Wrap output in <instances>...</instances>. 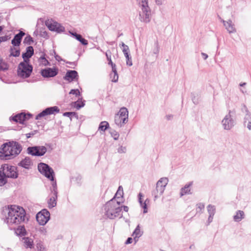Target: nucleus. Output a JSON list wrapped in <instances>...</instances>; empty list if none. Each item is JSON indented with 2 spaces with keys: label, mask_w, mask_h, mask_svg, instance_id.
<instances>
[{
  "label": "nucleus",
  "mask_w": 251,
  "mask_h": 251,
  "mask_svg": "<svg viewBox=\"0 0 251 251\" xmlns=\"http://www.w3.org/2000/svg\"><path fill=\"white\" fill-rule=\"evenodd\" d=\"M207 211L209 215H214L216 212V208L214 205H212L211 204H209L207 207Z\"/></svg>",
  "instance_id": "obj_42"
},
{
  "label": "nucleus",
  "mask_w": 251,
  "mask_h": 251,
  "mask_svg": "<svg viewBox=\"0 0 251 251\" xmlns=\"http://www.w3.org/2000/svg\"><path fill=\"white\" fill-rule=\"evenodd\" d=\"M168 182V179L167 177H162L157 182L156 188L159 187L164 188L166 186Z\"/></svg>",
  "instance_id": "obj_32"
},
{
  "label": "nucleus",
  "mask_w": 251,
  "mask_h": 251,
  "mask_svg": "<svg viewBox=\"0 0 251 251\" xmlns=\"http://www.w3.org/2000/svg\"><path fill=\"white\" fill-rule=\"evenodd\" d=\"M45 25L50 31L56 32L57 33L65 31V27L61 24L52 20L50 21H46Z\"/></svg>",
  "instance_id": "obj_11"
},
{
  "label": "nucleus",
  "mask_w": 251,
  "mask_h": 251,
  "mask_svg": "<svg viewBox=\"0 0 251 251\" xmlns=\"http://www.w3.org/2000/svg\"><path fill=\"white\" fill-rule=\"evenodd\" d=\"M82 176L79 174H77L76 176H70V182L72 186L75 187H80L82 184Z\"/></svg>",
  "instance_id": "obj_19"
},
{
  "label": "nucleus",
  "mask_w": 251,
  "mask_h": 251,
  "mask_svg": "<svg viewBox=\"0 0 251 251\" xmlns=\"http://www.w3.org/2000/svg\"><path fill=\"white\" fill-rule=\"evenodd\" d=\"M50 214L47 209H43L36 215V219L38 223L41 226L45 225L50 218Z\"/></svg>",
  "instance_id": "obj_9"
},
{
  "label": "nucleus",
  "mask_w": 251,
  "mask_h": 251,
  "mask_svg": "<svg viewBox=\"0 0 251 251\" xmlns=\"http://www.w3.org/2000/svg\"><path fill=\"white\" fill-rule=\"evenodd\" d=\"M24 116V112H21L16 114L14 116L10 117L9 120L13 121L16 123H18L22 125H25V123Z\"/></svg>",
  "instance_id": "obj_21"
},
{
  "label": "nucleus",
  "mask_w": 251,
  "mask_h": 251,
  "mask_svg": "<svg viewBox=\"0 0 251 251\" xmlns=\"http://www.w3.org/2000/svg\"><path fill=\"white\" fill-rule=\"evenodd\" d=\"M39 132V130H34L28 133H26L25 134V136H26V137L27 139H28L30 137H33L34 135H35L36 133H38Z\"/></svg>",
  "instance_id": "obj_50"
},
{
  "label": "nucleus",
  "mask_w": 251,
  "mask_h": 251,
  "mask_svg": "<svg viewBox=\"0 0 251 251\" xmlns=\"http://www.w3.org/2000/svg\"><path fill=\"white\" fill-rule=\"evenodd\" d=\"M53 52H54V58H55L56 60H57L58 62H60L61 61H65V60L62 59V58L58 54H56V51L54 50H53Z\"/></svg>",
  "instance_id": "obj_54"
},
{
  "label": "nucleus",
  "mask_w": 251,
  "mask_h": 251,
  "mask_svg": "<svg viewBox=\"0 0 251 251\" xmlns=\"http://www.w3.org/2000/svg\"><path fill=\"white\" fill-rule=\"evenodd\" d=\"M25 35V32L20 30L19 33L16 34L14 35V38L11 40V43L12 46L14 47H20L21 45L23 38Z\"/></svg>",
  "instance_id": "obj_16"
},
{
  "label": "nucleus",
  "mask_w": 251,
  "mask_h": 251,
  "mask_svg": "<svg viewBox=\"0 0 251 251\" xmlns=\"http://www.w3.org/2000/svg\"><path fill=\"white\" fill-rule=\"evenodd\" d=\"M133 241V239L131 237H128L127 239L126 240L125 244L126 245H128L132 243Z\"/></svg>",
  "instance_id": "obj_62"
},
{
  "label": "nucleus",
  "mask_w": 251,
  "mask_h": 251,
  "mask_svg": "<svg viewBox=\"0 0 251 251\" xmlns=\"http://www.w3.org/2000/svg\"><path fill=\"white\" fill-rule=\"evenodd\" d=\"M63 116L70 118V120H72V117H75L77 119H78V116L75 112H65L63 113Z\"/></svg>",
  "instance_id": "obj_37"
},
{
  "label": "nucleus",
  "mask_w": 251,
  "mask_h": 251,
  "mask_svg": "<svg viewBox=\"0 0 251 251\" xmlns=\"http://www.w3.org/2000/svg\"><path fill=\"white\" fill-rule=\"evenodd\" d=\"M10 38L11 34L5 35V36L0 37V41L1 42V43L6 42L9 40Z\"/></svg>",
  "instance_id": "obj_51"
},
{
  "label": "nucleus",
  "mask_w": 251,
  "mask_h": 251,
  "mask_svg": "<svg viewBox=\"0 0 251 251\" xmlns=\"http://www.w3.org/2000/svg\"><path fill=\"white\" fill-rule=\"evenodd\" d=\"M9 65L5 61L0 66V71H6L9 69Z\"/></svg>",
  "instance_id": "obj_46"
},
{
  "label": "nucleus",
  "mask_w": 251,
  "mask_h": 251,
  "mask_svg": "<svg viewBox=\"0 0 251 251\" xmlns=\"http://www.w3.org/2000/svg\"><path fill=\"white\" fill-rule=\"evenodd\" d=\"M59 112L60 109L57 106L48 107L38 114L35 117V120H38L46 116L52 114L55 115L59 113Z\"/></svg>",
  "instance_id": "obj_13"
},
{
  "label": "nucleus",
  "mask_w": 251,
  "mask_h": 251,
  "mask_svg": "<svg viewBox=\"0 0 251 251\" xmlns=\"http://www.w3.org/2000/svg\"><path fill=\"white\" fill-rule=\"evenodd\" d=\"M0 170L5 174L7 179L8 178L15 179L18 177L19 174L16 166L8 164H3L1 165Z\"/></svg>",
  "instance_id": "obj_7"
},
{
  "label": "nucleus",
  "mask_w": 251,
  "mask_h": 251,
  "mask_svg": "<svg viewBox=\"0 0 251 251\" xmlns=\"http://www.w3.org/2000/svg\"><path fill=\"white\" fill-rule=\"evenodd\" d=\"M47 152V149L44 146L28 147L26 149L27 153L33 156H42L44 155Z\"/></svg>",
  "instance_id": "obj_8"
},
{
  "label": "nucleus",
  "mask_w": 251,
  "mask_h": 251,
  "mask_svg": "<svg viewBox=\"0 0 251 251\" xmlns=\"http://www.w3.org/2000/svg\"><path fill=\"white\" fill-rule=\"evenodd\" d=\"M49 56L44 52H42V55L38 59L40 64L44 66H51L50 62L48 60Z\"/></svg>",
  "instance_id": "obj_23"
},
{
  "label": "nucleus",
  "mask_w": 251,
  "mask_h": 251,
  "mask_svg": "<svg viewBox=\"0 0 251 251\" xmlns=\"http://www.w3.org/2000/svg\"><path fill=\"white\" fill-rule=\"evenodd\" d=\"M231 114L235 115V110L231 111L229 110L228 114L226 115L222 121L224 128L226 130H230L234 126L235 121L233 119V116Z\"/></svg>",
  "instance_id": "obj_10"
},
{
  "label": "nucleus",
  "mask_w": 251,
  "mask_h": 251,
  "mask_svg": "<svg viewBox=\"0 0 251 251\" xmlns=\"http://www.w3.org/2000/svg\"><path fill=\"white\" fill-rule=\"evenodd\" d=\"M72 105L75 107L77 110L83 107L85 105V100H82V98H78V99L72 103Z\"/></svg>",
  "instance_id": "obj_29"
},
{
  "label": "nucleus",
  "mask_w": 251,
  "mask_h": 251,
  "mask_svg": "<svg viewBox=\"0 0 251 251\" xmlns=\"http://www.w3.org/2000/svg\"><path fill=\"white\" fill-rule=\"evenodd\" d=\"M7 182L5 174L4 173L2 170H0V186L4 185Z\"/></svg>",
  "instance_id": "obj_36"
},
{
  "label": "nucleus",
  "mask_w": 251,
  "mask_h": 251,
  "mask_svg": "<svg viewBox=\"0 0 251 251\" xmlns=\"http://www.w3.org/2000/svg\"><path fill=\"white\" fill-rule=\"evenodd\" d=\"M34 54V49L31 46L27 47L25 49V52H23L22 57L23 59V61L30 62V58Z\"/></svg>",
  "instance_id": "obj_18"
},
{
  "label": "nucleus",
  "mask_w": 251,
  "mask_h": 251,
  "mask_svg": "<svg viewBox=\"0 0 251 251\" xmlns=\"http://www.w3.org/2000/svg\"><path fill=\"white\" fill-rule=\"evenodd\" d=\"M221 22L223 23L224 25L229 33H235L236 32L234 25L232 23V22L230 19L228 20L227 21L222 20Z\"/></svg>",
  "instance_id": "obj_20"
},
{
  "label": "nucleus",
  "mask_w": 251,
  "mask_h": 251,
  "mask_svg": "<svg viewBox=\"0 0 251 251\" xmlns=\"http://www.w3.org/2000/svg\"><path fill=\"white\" fill-rule=\"evenodd\" d=\"M155 45L156 46V49L154 50L153 53L158 54L159 53V45L157 40L155 42Z\"/></svg>",
  "instance_id": "obj_56"
},
{
  "label": "nucleus",
  "mask_w": 251,
  "mask_h": 251,
  "mask_svg": "<svg viewBox=\"0 0 251 251\" xmlns=\"http://www.w3.org/2000/svg\"><path fill=\"white\" fill-rule=\"evenodd\" d=\"M138 201H139V202L140 203L141 206L142 207V208L144 209L143 213H147L148 206L146 203V201L143 203V199L142 198H138Z\"/></svg>",
  "instance_id": "obj_41"
},
{
  "label": "nucleus",
  "mask_w": 251,
  "mask_h": 251,
  "mask_svg": "<svg viewBox=\"0 0 251 251\" xmlns=\"http://www.w3.org/2000/svg\"><path fill=\"white\" fill-rule=\"evenodd\" d=\"M191 97L192 99V100L194 104L195 105H197L199 103V99L198 98H197L195 94L194 93H191Z\"/></svg>",
  "instance_id": "obj_49"
},
{
  "label": "nucleus",
  "mask_w": 251,
  "mask_h": 251,
  "mask_svg": "<svg viewBox=\"0 0 251 251\" xmlns=\"http://www.w3.org/2000/svg\"><path fill=\"white\" fill-rule=\"evenodd\" d=\"M33 69L30 62L22 61L18 66L17 75L23 79L27 78L31 75Z\"/></svg>",
  "instance_id": "obj_5"
},
{
  "label": "nucleus",
  "mask_w": 251,
  "mask_h": 251,
  "mask_svg": "<svg viewBox=\"0 0 251 251\" xmlns=\"http://www.w3.org/2000/svg\"><path fill=\"white\" fill-rule=\"evenodd\" d=\"M10 54L9 56H12L15 57H19L20 55L21 50L20 47L11 46L9 49Z\"/></svg>",
  "instance_id": "obj_27"
},
{
  "label": "nucleus",
  "mask_w": 251,
  "mask_h": 251,
  "mask_svg": "<svg viewBox=\"0 0 251 251\" xmlns=\"http://www.w3.org/2000/svg\"><path fill=\"white\" fill-rule=\"evenodd\" d=\"M23 150L22 146L15 141L3 143L0 147V160H8L18 156Z\"/></svg>",
  "instance_id": "obj_1"
},
{
  "label": "nucleus",
  "mask_w": 251,
  "mask_h": 251,
  "mask_svg": "<svg viewBox=\"0 0 251 251\" xmlns=\"http://www.w3.org/2000/svg\"><path fill=\"white\" fill-rule=\"evenodd\" d=\"M40 35L41 37H44V38H45L46 39H48L49 38V36L48 35V33L47 31H40Z\"/></svg>",
  "instance_id": "obj_55"
},
{
  "label": "nucleus",
  "mask_w": 251,
  "mask_h": 251,
  "mask_svg": "<svg viewBox=\"0 0 251 251\" xmlns=\"http://www.w3.org/2000/svg\"><path fill=\"white\" fill-rule=\"evenodd\" d=\"M33 38L29 34H27L25 38L23 43L25 45H30L34 43Z\"/></svg>",
  "instance_id": "obj_38"
},
{
  "label": "nucleus",
  "mask_w": 251,
  "mask_h": 251,
  "mask_svg": "<svg viewBox=\"0 0 251 251\" xmlns=\"http://www.w3.org/2000/svg\"><path fill=\"white\" fill-rule=\"evenodd\" d=\"M158 193V189H153V191H152V195H154L155 199H156L159 197Z\"/></svg>",
  "instance_id": "obj_58"
},
{
  "label": "nucleus",
  "mask_w": 251,
  "mask_h": 251,
  "mask_svg": "<svg viewBox=\"0 0 251 251\" xmlns=\"http://www.w3.org/2000/svg\"><path fill=\"white\" fill-rule=\"evenodd\" d=\"M119 205H117V203H115V201H113V199L107 201L104 206L105 216L110 219H114L118 216H120V218H122L123 217V215L121 214L122 207H120Z\"/></svg>",
  "instance_id": "obj_3"
},
{
  "label": "nucleus",
  "mask_w": 251,
  "mask_h": 251,
  "mask_svg": "<svg viewBox=\"0 0 251 251\" xmlns=\"http://www.w3.org/2000/svg\"><path fill=\"white\" fill-rule=\"evenodd\" d=\"M126 120V118H122L120 117L118 115H116L115 116V123L117 125H118L120 127H122L126 123H127Z\"/></svg>",
  "instance_id": "obj_31"
},
{
  "label": "nucleus",
  "mask_w": 251,
  "mask_h": 251,
  "mask_svg": "<svg viewBox=\"0 0 251 251\" xmlns=\"http://www.w3.org/2000/svg\"><path fill=\"white\" fill-rule=\"evenodd\" d=\"M248 121H251V113H246L244 121V125L246 126V124Z\"/></svg>",
  "instance_id": "obj_47"
},
{
  "label": "nucleus",
  "mask_w": 251,
  "mask_h": 251,
  "mask_svg": "<svg viewBox=\"0 0 251 251\" xmlns=\"http://www.w3.org/2000/svg\"><path fill=\"white\" fill-rule=\"evenodd\" d=\"M57 189H50V193L49 196L48 203L50 208H53L56 205V200L57 199Z\"/></svg>",
  "instance_id": "obj_15"
},
{
  "label": "nucleus",
  "mask_w": 251,
  "mask_h": 251,
  "mask_svg": "<svg viewBox=\"0 0 251 251\" xmlns=\"http://www.w3.org/2000/svg\"><path fill=\"white\" fill-rule=\"evenodd\" d=\"M214 216V215H209L208 220H207V223H208L207 225H209L210 223H211L212 222Z\"/></svg>",
  "instance_id": "obj_64"
},
{
  "label": "nucleus",
  "mask_w": 251,
  "mask_h": 251,
  "mask_svg": "<svg viewBox=\"0 0 251 251\" xmlns=\"http://www.w3.org/2000/svg\"><path fill=\"white\" fill-rule=\"evenodd\" d=\"M36 246L38 251H44L45 249L43 243L40 241L36 244Z\"/></svg>",
  "instance_id": "obj_48"
},
{
  "label": "nucleus",
  "mask_w": 251,
  "mask_h": 251,
  "mask_svg": "<svg viewBox=\"0 0 251 251\" xmlns=\"http://www.w3.org/2000/svg\"><path fill=\"white\" fill-rule=\"evenodd\" d=\"M143 234V231H141L140 230V226L139 225H138L136 227L135 229L133 231L132 236H141Z\"/></svg>",
  "instance_id": "obj_40"
},
{
  "label": "nucleus",
  "mask_w": 251,
  "mask_h": 251,
  "mask_svg": "<svg viewBox=\"0 0 251 251\" xmlns=\"http://www.w3.org/2000/svg\"><path fill=\"white\" fill-rule=\"evenodd\" d=\"M13 209V208L10 205H8L7 207H3L1 212V218L2 220H3L4 222H6L7 224H9V221L10 220L9 218H10L11 215L10 213H11V210Z\"/></svg>",
  "instance_id": "obj_17"
},
{
  "label": "nucleus",
  "mask_w": 251,
  "mask_h": 251,
  "mask_svg": "<svg viewBox=\"0 0 251 251\" xmlns=\"http://www.w3.org/2000/svg\"><path fill=\"white\" fill-rule=\"evenodd\" d=\"M142 4L141 9L142 13L139 14V19L141 22L149 23L151 19V10L148 5V0H141Z\"/></svg>",
  "instance_id": "obj_6"
},
{
  "label": "nucleus",
  "mask_w": 251,
  "mask_h": 251,
  "mask_svg": "<svg viewBox=\"0 0 251 251\" xmlns=\"http://www.w3.org/2000/svg\"><path fill=\"white\" fill-rule=\"evenodd\" d=\"M69 33L74 38L79 41L82 45L86 46L88 44V41L84 38L81 34H78L75 32L71 31H69Z\"/></svg>",
  "instance_id": "obj_22"
},
{
  "label": "nucleus",
  "mask_w": 251,
  "mask_h": 251,
  "mask_svg": "<svg viewBox=\"0 0 251 251\" xmlns=\"http://www.w3.org/2000/svg\"><path fill=\"white\" fill-rule=\"evenodd\" d=\"M197 213H202V210H204L205 205L203 203L200 202L197 204Z\"/></svg>",
  "instance_id": "obj_44"
},
{
  "label": "nucleus",
  "mask_w": 251,
  "mask_h": 251,
  "mask_svg": "<svg viewBox=\"0 0 251 251\" xmlns=\"http://www.w3.org/2000/svg\"><path fill=\"white\" fill-rule=\"evenodd\" d=\"M105 54L106 56V59L108 61V64L110 66H112L113 65H115L112 60H111V52L110 50H107L106 52H105Z\"/></svg>",
  "instance_id": "obj_39"
},
{
  "label": "nucleus",
  "mask_w": 251,
  "mask_h": 251,
  "mask_svg": "<svg viewBox=\"0 0 251 251\" xmlns=\"http://www.w3.org/2000/svg\"><path fill=\"white\" fill-rule=\"evenodd\" d=\"M40 73L42 76L44 78H49L54 77L59 73V69L56 66H53L52 68L46 67L42 69Z\"/></svg>",
  "instance_id": "obj_12"
},
{
  "label": "nucleus",
  "mask_w": 251,
  "mask_h": 251,
  "mask_svg": "<svg viewBox=\"0 0 251 251\" xmlns=\"http://www.w3.org/2000/svg\"><path fill=\"white\" fill-rule=\"evenodd\" d=\"M38 170L40 174L50 181L52 188H57L55 173L50 166L46 163L40 162L38 164Z\"/></svg>",
  "instance_id": "obj_4"
},
{
  "label": "nucleus",
  "mask_w": 251,
  "mask_h": 251,
  "mask_svg": "<svg viewBox=\"0 0 251 251\" xmlns=\"http://www.w3.org/2000/svg\"><path fill=\"white\" fill-rule=\"evenodd\" d=\"M69 94L75 95L76 97H79L81 96V93L78 89H72L70 90Z\"/></svg>",
  "instance_id": "obj_45"
},
{
  "label": "nucleus",
  "mask_w": 251,
  "mask_h": 251,
  "mask_svg": "<svg viewBox=\"0 0 251 251\" xmlns=\"http://www.w3.org/2000/svg\"><path fill=\"white\" fill-rule=\"evenodd\" d=\"M123 195V189H117V192L112 199H113V201H114V199H117V204L120 205L122 203L124 202Z\"/></svg>",
  "instance_id": "obj_24"
},
{
  "label": "nucleus",
  "mask_w": 251,
  "mask_h": 251,
  "mask_svg": "<svg viewBox=\"0 0 251 251\" xmlns=\"http://www.w3.org/2000/svg\"><path fill=\"white\" fill-rule=\"evenodd\" d=\"M193 183V181H190L188 183L186 184L183 187L181 188H189Z\"/></svg>",
  "instance_id": "obj_61"
},
{
  "label": "nucleus",
  "mask_w": 251,
  "mask_h": 251,
  "mask_svg": "<svg viewBox=\"0 0 251 251\" xmlns=\"http://www.w3.org/2000/svg\"><path fill=\"white\" fill-rule=\"evenodd\" d=\"M109 124L107 121H102L100 123L98 130L100 131H102L105 132V130L110 128Z\"/></svg>",
  "instance_id": "obj_35"
},
{
  "label": "nucleus",
  "mask_w": 251,
  "mask_h": 251,
  "mask_svg": "<svg viewBox=\"0 0 251 251\" xmlns=\"http://www.w3.org/2000/svg\"><path fill=\"white\" fill-rule=\"evenodd\" d=\"M23 239L26 248L32 249L34 247L33 241L32 239L29 237H24Z\"/></svg>",
  "instance_id": "obj_34"
},
{
  "label": "nucleus",
  "mask_w": 251,
  "mask_h": 251,
  "mask_svg": "<svg viewBox=\"0 0 251 251\" xmlns=\"http://www.w3.org/2000/svg\"><path fill=\"white\" fill-rule=\"evenodd\" d=\"M116 115H118L119 116L122 118H126V121L127 122L128 117V111L126 107H123L121 108L119 112Z\"/></svg>",
  "instance_id": "obj_30"
},
{
  "label": "nucleus",
  "mask_w": 251,
  "mask_h": 251,
  "mask_svg": "<svg viewBox=\"0 0 251 251\" xmlns=\"http://www.w3.org/2000/svg\"><path fill=\"white\" fill-rule=\"evenodd\" d=\"M24 116L25 122L26 121L29 120L31 118L33 117V115L29 112H28L26 114L24 112Z\"/></svg>",
  "instance_id": "obj_53"
},
{
  "label": "nucleus",
  "mask_w": 251,
  "mask_h": 251,
  "mask_svg": "<svg viewBox=\"0 0 251 251\" xmlns=\"http://www.w3.org/2000/svg\"><path fill=\"white\" fill-rule=\"evenodd\" d=\"M118 78H119V76H118V74H115L113 75V78L112 79V81L113 82H118Z\"/></svg>",
  "instance_id": "obj_59"
},
{
  "label": "nucleus",
  "mask_w": 251,
  "mask_h": 251,
  "mask_svg": "<svg viewBox=\"0 0 251 251\" xmlns=\"http://www.w3.org/2000/svg\"><path fill=\"white\" fill-rule=\"evenodd\" d=\"M109 133L111 136L113 138L114 140H117L119 137V134L116 130L113 129H110L109 130Z\"/></svg>",
  "instance_id": "obj_43"
},
{
  "label": "nucleus",
  "mask_w": 251,
  "mask_h": 251,
  "mask_svg": "<svg viewBox=\"0 0 251 251\" xmlns=\"http://www.w3.org/2000/svg\"><path fill=\"white\" fill-rule=\"evenodd\" d=\"M63 78L69 82L78 81L79 75L76 71L68 70L67 71L66 75L63 77Z\"/></svg>",
  "instance_id": "obj_14"
},
{
  "label": "nucleus",
  "mask_w": 251,
  "mask_h": 251,
  "mask_svg": "<svg viewBox=\"0 0 251 251\" xmlns=\"http://www.w3.org/2000/svg\"><path fill=\"white\" fill-rule=\"evenodd\" d=\"M111 67L112 68V72L114 74H118L116 65L115 64V65H113L112 66H111Z\"/></svg>",
  "instance_id": "obj_63"
},
{
  "label": "nucleus",
  "mask_w": 251,
  "mask_h": 251,
  "mask_svg": "<svg viewBox=\"0 0 251 251\" xmlns=\"http://www.w3.org/2000/svg\"><path fill=\"white\" fill-rule=\"evenodd\" d=\"M126 148L121 146L118 149V152L120 153H125L126 151Z\"/></svg>",
  "instance_id": "obj_57"
},
{
  "label": "nucleus",
  "mask_w": 251,
  "mask_h": 251,
  "mask_svg": "<svg viewBox=\"0 0 251 251\" xmlns=\"http://www.w3.org/2000/svg\"><path fill=\"white\" fill-rule=\"evenodd\" d=\"M15 233L18 236H24L27 234V231L24 225L21 224L17 228H14Z\"/></svg>",
  "instance_id": "obj_26"
},
{
  "label": "nucleus",
  "mask_w": 251,
  "mask_h": 251,
  "mask_svg": "<svg viewBox=\"0 0 251 251\" xmlns=\"http://www.w3.org/2000/svg\"><path fill=\"white\" fill-rule=\"evenodd\" d=\"M192 192H191V189H181V192L180 193V196L182 197L186 194H191Z\"/></svg>",
  "instance_id": "obj_52"
},
{
  "label": "nucleus",
  "mask_w": 251,
  "mask_h": 251,
  "mask_svg": "<svg viewBox=\"0 0 251 251\" xmlns=\"http://www.w3.org/2000/svg\"><path fill=\"white\" fill-rule=\"evenodd\" d=\"M13 208L9 218L8 225H20L22 223H26L28 221V218L26 216L25 210L22 206L15 205H11Z\"/></svg>",
  "instance_id": "obj_2"
},
{
  "label": "nucleus",
  "mask_w": 251,
  "mask_h": 251,
  "mask_svg": "<svg viewBox=\"0 0 251 251\" xmlns=\"http://www.w3.org/2000/svg\"><path fill=\"white\" fill-rule=\"evenodd\" d=\"M122 51L124 54V55L126 58V64L127 66H131L132 65V62L131 56L130 53L129 49L128 50L122 49Z\"/></svg>",
  "instance_id": "obj_28"
},
{
  "label": "nucleus",
  "mask_w": 251,
  "mask_h": 251,
  "mask_svg": "<svg viewBox=\"0 0 251 251\" xmlns=\"http://www.w3.org/2000/svg\"><path fill=\"white\" fill-rule=\"evenodd\" d=\"M244 216L245 214L244 211L241 210H237L236 212V214L233 216V219L234 221L238 222L244 219Z\"/></svg>",
  "instance_id": "obj_33"
},
{
  "label": "nucleus",
  "mask_w": 251,
  "mask_h": 251,
  "mask_svg": "<svg viewBox=\"0 0 251 251\" xmlns=\"http://www.w3.org/2000/svg\"><path fill=\"white\" fill-rule=\"evenodd\" d=\"M242 111L243 112L245 111L246 113H250L245 104H242Z\"/></svg>",
  "instance_id": "obj_60"
},
{
  "label": "nucleus",
  "mask_w": 251,
  "mask_h": 251,
  "mask_svg": "<svg viewBox=\"0 0 251 251\" xmlns=\"http://www.w3.org/2000/svg\"><path fill=\"white\" fill-rule=\"evenodd\" d=\"M31 164L32 162L31 159L29 157L26 156L18 163V165L25 169H29Z\"/></svg>",
  "instance_id": "obj_25"
}]
</instances>
